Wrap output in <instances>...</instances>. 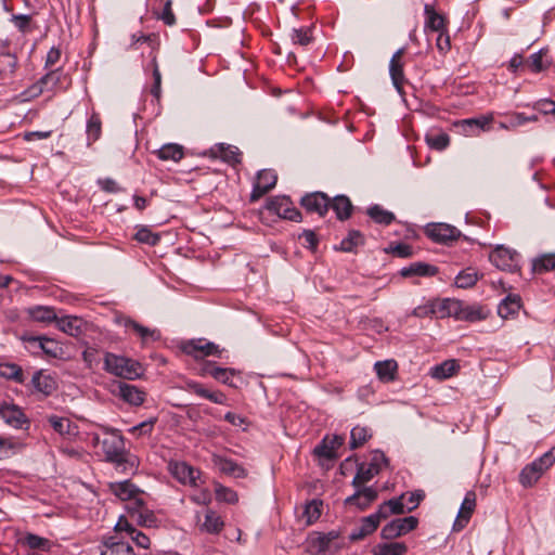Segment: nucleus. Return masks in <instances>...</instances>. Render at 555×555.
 Here are the masks:
<instances>
[{
  "label": "nucleus",
  "instance_id": "obj_1",
  "mask_svg": "<svg viewBox=\"0 0 555 555\" xmlns=\"http://www.w3.org/2000/svg\"><path fill=\"white\" fill-rule=\"evenodd\" d=\"M101 449L107 462L114 463L117 468L127 470V465L132 469L134 462L127 459L124 437L117 429H104V437L101 441Z\"/></svg>",
  "mask_w": 555,
  "mask_h": 555
},
{
  "label": "nucleus",
  "instance_id": "obj_2",
  "mask_svg": "<svg viewBox=\"0 0 555 555\" xmlns=\"http://www.w3.org/2000/svg\"><path fill=\"white\" fill-rule=\"evenodd\" d=\"M346 546L336 530L326 533L313 532L308 538V551L313 555H335Z\"/></svg>",
  "mask_w": 555,
  "mask_h": 555
},
{
  "label": "nucleus",
  "instance_id": "obj_3",
  "mask_svg": "<svg viewBox=\"0 0 555 555\" xmlns=\"http://www.w3.org/2000/svg\"><path fill=\"white\" fill-rule=\"evenodd\" d=\"M103 369L109 374L126 379H134L142 374L139 362L112 352L105 353Z\"/></svg>",
  "mask_w": 555,
  "mask_h": 555
},
{
  "label": "nucleus",
  "instance_id": "obj_4",
  "mask_svg": "<svg viewBox=\"0 0 555 555\" xmlns=\"http://www.w3.org/2000/svg\"><path fill=\"white\" fill-rule=\"evenodd\" d=\"M555 463V447L526 465L519 474V482L525 488L532 487Z\"/></svg>",
  "mask_w": 555,
  "mask_h": 555
},
{
  "label": "nucleus",
  "instance_id": "obj_5",
  "mask_svg": "<svg viewBox=\"0 0 555 555\" xmlns=\"http://www.w3.org/2000/svg\"><path fill=\"white\" fill-rule=\"evenodd\" d=\"M388 459L380 450L372 452L371 460L367 464L361 463L358 465L357 474L352 479L353 487L364 486L379 474L384 466H387Z\"/></svg>",
  "mask_w": 555,
  "mask_h": 555
},
{
  "label": "nucleus",
  "instance_id": "obj_6",
  "mask_svg": "<svg viewBox=\"0 0 555 555\" xmlns=\"http://www.w3.org/2000/svg\"><path fill=\"white\" fill-rule=\"evenodd\" d=\"M489 260L498 269L514 272L519 269V255L504 246L495 247L489 255Z\"/></svg>",
  "mask_w": 555,
  "mask_h": 555
},
{
  "label": "nucleus",
  "instance_id": "obj_7",
  "mask_svg": "<svg viewBox=\"0 0 555 555\" xmlns=\"http://www.w3.org/2000/svg\"><path fill=\"white\" fill-rule=\"evenodd\" d=\"M182 351L196 360L204 359L209 356H220L221 350L218 345L207 341L204 338L191 339L182 344Z\"/></svg>",
  "mask_w": 555,
  "mask_h": 555
},
{
  "label": "nucleus",
  "instance_id": "obj_8",
  "mask_svg": "<svg viewBox=\"0 0 555 555\" xmlns=\"http://www.w3.org/2000/svg\"><path fill=\"white\" fill-rule=\"evenodd\" d=\"M266 207L270 212L275 214L281 218L296 222L301 221L300 211L293 206L288 196L271 197L267 202Z\"/></svg>",
  "mask_w": 555,
  "mask_h": 555
},
{
  "label": "nucleus",
  "instance_id": "obj_9",
  "mask_svg": "<svg viewBox=\"0 0 555 555\" xmlns=\"http://www.w3.org/2000/svg\"><path fill=\"white\" fill-rule=\"evenodd\" d=\"M417 524L418 520L414 516L396 518L383 527L380 535L385 540H393L414 530Z\"/></svg>",
  "mask_w": 555,
  "mask_h": 555
},
{
  "label": "nucleus",
  "instance_id": "obj_10",
  "mask_svg": "<svg viewBox=\"0 0 555 555\" xmlns=\"http://www.w3.org/2000/svg\"><path fill=\"white\" fill-rule=\"evenodd\" d=\"M0 417L5 424L16 429H28L30 422L23 410L13 403L0 405Z\"/></svg>",
  "mask_w": 555,
  "mask_h": 555
},
{
  "label": "nucleus",
  "instance_id": "obj_11",
  "mask_svg": "<svg viewBox=\"0 0 555 555\" xmlns=\"http://www.w3.org/2000/svg\"><path fill=\"white\" fill-rule=\"evenodd\" d=\"M99 551L100 555H135L130 543L118 534L104 537Z\"/></svg>",
  "mask_w": 555,
  "mask_h": 555
},
{
  "label": "nucleus",
  "instance_id": "obj_12",
  "mask_svg": "<svg viewBox=\"0 0 555 555\" xmlns=\"http://www.w3.org/2000/svg\"><path fill=\"white\" fill-rule=\"evenodd\" d=\"M172 476L181 483L191 487H198L201 472L185 462H176L170 464Z\"/></svg>",
  "mask_w": 555,
  "mask_h": 555
},
{
  "label": "nucleus",
  "instance_id": "obj_13",
  "mask_svg": "<svg viewBox=\"0 0 555 555\" xmlns=\"http://www.w3.org/2000/svg\"><path fill=\"white\" fill-rule=\"evenodd\" d=\"M404 53H405L404 48L398 49L392 54L390 62H389V75H390L393 87L396 88L397 92L400 95L403 94V85L406 81L404 73H403L404 63L402 61Z\"/></svg>",
  "mask_w": 555,
  "mask_h": 555
},
{
  "label": "nucleus",
  "instance_id": "obj_14",
  "mask_svg": "<svg viewBox=\"0 0 555 555\" xmlns=\"http://www.w3.org/2000/svg\"><path fill=\"white\" fill-rule=\"evenodd\" d=\"M278 176L273 170H260L257 180L250 193V201L256 202L273 189L276 184Z\"/></svg>",
  "mask_w": 555,
  "mask_h": 555
},
{
  "label": "nucleus",
  "instance_id": "obj_15",
  "mask_svg": "<svg viewBox=\"0 0 555 555\" xmlns=\"http://www.w3.org/2000/svg\"><path fill=\"white\" fill-rule=\"evenodd\" d=\"M300 204L308 212H315L322 217L330 208V198L322 192H314L302 196Z\"/></svg>",
  "mask_w": 555,
  "mask_h": 555
},
{
  "label": "nucleus",
  "instance_id": "obj_16",
  "mask_svg": "<svg viewBox=\"0 0 555 555\" xmlns=\"http://www.w3.org/2000/svg\"><path fill=\"white\" fill-rule=\"evenodd\" d=\"M426 234L437 243H447L456 240L461 232L455 227L447 223H433L427 225Z\"/></svg>",
  "mask_w": 555,
  "mask_h": 555
},
{
  "label": "nucleus",
  "instance_id": "obj_17",
  "mask_svg": "<svg viewBox=\"0 0 555 555\" xmlns=\"http://www.w3.org/2000/svg\"><path fill=\"white\" fill-rule=\"evenodd\" d=\"M476 507V493L474 491H468L465 494V498L461 504L460 511L457 513L456 519L453 524V529L460 531L464 529L475 511Z\"/></svg>",
  "mask_w": 555,
  "mask_h": 555
},
{
  "label": "nucleus",
  "instance_id": "obj_18",
  "mask_svg": "<svg viewBox=\"0 0 555 555\" xmlns=\"http://www.w3.org/2000/svg\"><path fill=\"white\" fill-rule=\"evenodd\" d=\"M114 392L125 402L132 405H141L145 400V392L143 390L125 382H119Z\"/></svg>",
  "mask_w": 555,
  "mask_h": 555
},
{
  "label": "nucleus",
  "instance_id": "obj_19",
  "mask_svg": "<svg viewBox=\"0 0 555 555\" xmlns=\"http://www.w3.org/2000/svg\"><path fill=\"white\" fill-rule=\"evenodd\" d=\"M492 120L491 116H480L476 118L463 119L456 124L460 131L466 137H474L479 134L481 131L489 129V125Z\"/></svg>",
  "mask_w": 555,
  "mask_h": 555
},
{
  "label": "nucleus",
  "instance_id": "obj_20",
  "mask_svg": "<svg viewBox=\"0 0 555 555\" xmlns=\"http://www.w3.org/2000/svg\"><path fill=\"white\" fill-rule=\"evenodd\" d=\"M356 488L357 491L345 500L346 504H354L361 509H364L378 496L377 490L373 487L360 486Z\"/></svg>",
  "mask_w": 555,
  "mask_h": 555
},
{
  "label": "nucleus",
  "instance_id": "obj_21",
  "mask_svg": "<svg viewBox=\"0 0 555 555\" xmlns=\"http://www.w3.org/2000/svg\"><path fill=\"white\" fill-rule=\"evenodd\" d=\"M31 385L34 389L46 396L51 395L56 389V382L51 374H48L44 370L35 372L31 377Z\"/></svg>",
  "mask_w": 555,
  "mask_h": 555
},
{
  "label": "nucleus",
  "instance_id": "obj_22",
  "mask_svg": "<svg viewBox=\"0 0 555 555\" xmlns=\"http://www.w3.org/2000/svg\"><path fill=\"white\" fill-rule=\"evenodd\" d=\"M17 544L22 547H27L29 550H39V551H50L52 546V542L43 537L37 535L31 532H25L17 538Z\"/></svg>",
  "mask_w": 555,
  "mask_h": 555
},
{
  "label": "nucleus",
  "instance_id": "obj_23",
  "mask_svg": "<svg viewBox=\"0 0 555 555\" xmlns=\"http://www.w3.org/2000/svg\"><path fill=\"white\" fill-rule=\"evenodd\" d=\"M214 463L219 468V470L225 475L232 476L234 478H245L247 476V470L231 459L224 456H215Z\"/></svg>",
  "mask_w": 555,
  "mask_h": 555
},
{
  "label": "nucleus",
  "instance_id": "obj_24",
  "mask_svg": "<svg viewBox=\"0 0 555 555\" xmlns=\"http://www.w3.org/2000/svg\"><path fill=\"white\" fill-rule=\"evenodd\" d=\"M435 315L438 318L454 317L457 318L460 311H462V301L457 299L446 298L434 302Z\"/></svg>",
  "mask_w": 555,
  "mask_h": 555
},
{
  "label": "nucleus",
  "instance_id": "obj_25",
  "mask_svg": "<svg viewBox=\"0 0 555 555\" xmlns=\"http://www.w3.org/2000/svg\"><path fill=\"white\" fill-rule=\"evenodd\" d=\"M119 323L122 324L127 330H132L137 335L140 336L143 343L149 340H157L160 334L157 330H151L146 326L139 324L130 318H120Z\"/></svg>",
  "mask_w": 555,
  "mask_h": 555
},
{
  "label": "nucleus",
  "instance_id": "obj_26",
  "mask_svg": "<svg viewBox=\"0 0 555 555\" xmlns=\"http://www.w3.org/2000/svg\"><path fill=\"white\" fill-rule=\"evenodd\" d=\"M521 308V298L519 295L509 294L499 305L498 313L503 319H508L518 313Z\"/></svg>",
  "mask_w": 555,
  "mask_h": 555
},
{
  "label": "nucleus",
  "instance_id": "obj_27",
  "mask_svg": "<svg viewBox=\"0 0 555 555\" xmlns=\"http://www.w3.org/2000/svg\"><path fill=\"white\" fill-rule=\"evenodd\" d=\"M210 152L214 157H219L228 164L240 163V151L236 146L219 143L211 147Z\"/></svg>",
  "mask_w": 555,
  "mask_h": 555
},
{
  "label": "nucleus",
  "instance_id": "obj_28",
  "mask_svg": "<svg viewBox=\"0 0 555 555\" xmlns=\"http://www.w3.org/2000/svg\"><path fill=\"white\" fill-rule=\"evenodd\" d=\"M438 272L435 266L425 262H413L408 267H403L400 270V274L403 278L410 276H434Z\"/></svg>",
  "mask_w": 555,
  "mask_h": 555
},
{
  "label": "nucleus",
  "instance_id": "obj_29",
  "mask_svg": "<svg viewBox=\"0 0 555 555\" xmlns=\"http://www.w3.org/2000/svg\"><path fill=\"white\" fill-rule=\"evenodd\" d=\"M50 426L61 436L77 435V426L67 417L51 415L48 417Z\"/></svg>",
  "mask_w": 555,
  "mask_h": 555
},
{
  "label": "nucleus",
  "instance_id": "obj_30",
  "mask_svg": "<svg viewBox=\"0 0 555 555\" xmlns=\"http://www.w3.org/2000/svg\"><path fill=\"white\" fill-rule=\"evenodd\" d=\"M224 527V521L221 516L214 509H207L205 513L204 522L199 525V530L210 534H218Z\"/></svg>",
  "mask_w": 555,
  "mask_h": 555
},
{
  "label": "nucleus",
  "instance_id": "obj_31",
  "mask_svg": "<svg viewBox=\"0 0 555 555\" xmlns=\"http://www.w3.org/2000/svg\"><path fill=\"white\" fill-rule=\"evenodd\" d=\"M376 517L375 516H366L363 517L360 521V525L354 528L350 534V541H359L373 533L377 529Z\"/></svg>",
  "mask_w": 555,
  "mask_h": 555
},
{
  "label": "nucleus",
  "instance_id": "obj_32",
  "mask_svg": "<svg viewBox=\"0 0 555 555\" xmlns=\"http://www.w3.org/2000/svg\"><path fill=\"white\" fill-rule=\"evenodd\" d=\"M111 491L121 501H128L141 491L129 480L113 482L109 485Z\"/></svg>",
  "mask_w": 555,
  "mask_h": 555
},
{
  "label": "nucleus",
  "instance_id": "obj_33",
  "mask_svg": "<svg viewBox=\"0 0 555 555\" xmlns=\"http://www.w3.org/2000/svg\"><path fill=\"white\" fill-rule=\"evenodd\" d=\"M26 340L29 344L37 345L46 354L53 358H56L62 351V348L59 346V344L54 339L48 337L33 336Z\"/></svg>",
  "mask_w": 555,
  "mask_h": 555
},
{
  "label": "nucleus",
  "instance_id": "obj_34",
  "mask_svg": "<svg viewBox=\"0 0 555 555\" xmlns=\"http://www.w3.org/2000/svg\"><path fill=\"white\" fill-rule=\"evenodd\" d=\"M330 207L333 208L339 220H346L350 217L352 211V204L345 195H337L330 202Z\"/></svg>",
  "mask_w": 555,
  "mask_h": 555
},
{
  "label": "nucleus",
  "instance_id": "obj_35",
  "mask_svg": "<svg viewBox=\"0 0 555 555\" xmlns=\"http://www.w3.org/2000/svg\"><path fill=\"white\" fill-rule=\"evenodd\" d=\"M28 315L36 322L50 323L56 321V312L52 307L35 306L27 310Z\"/></svg>",
  "mask_w": 555,
  "mask_h": 555
},
{
  "label": "nucleus",
  "instance_id": "obj_36",
  "mask_svg": "<svg viewBox=\"0 0 555 555\" xmlns=\"http://www.w3.org/2000/svg\"><path fill=\"white\" fill-rule=\"evenodd\" d=\"M459 364L455 360H447L430 370L431 377L442 380L453 376L459 370Z\"/></svg>",
  "mask_w": 555,
  "mask_h": 555
},
{
  "label": "nucleus",
  "instance_id": "obj_37",
  "mask_svg": "<svg viewBox=\"0 0 555 555\" xmlns=\"http://www.w3.org/2000/svg\"><path fill=\"white\" fill-rule=\"evenodd\" d=\"M397 367V362L395 360L377 361L374 364L378 378L386 383L395 379Z\"/></svg>",
  "mask_w": 555,
  "mask_h": 555
},
{
  "label": "nucleus",
  "instance_id": "obj_38",
  "mask_svg": "<svg viewBox=\"0 0 555 555\" xmlns=\"http://www.w3.org/2000/svg\"><path fill=\"white\" fill-rule=\"evenodd\" d=\"M55 322L60 331L70 336H77L81 332V320L77 317L67 315L61 319L56 318Z\"/></svg>",
  "mask_w": 555,
  "mask_h": 555
},
{
  "label": "nucleus",
  "instance_id": "obj_39",
  "mask_svg": "<svg viewBox=\"0 0 555 555\" xmlns=\"http://www.w3.org/2000/svg\"><path fill=\"white\" fill-rule=\"evenodd\" d=\"M546 52V49H541L538 52L531 54L526 61L525 65L534 74L547 69L551 65V62L544 61Z\"/></svg>",
  "mask_w": 555,
  "mask_h": 555
},
{
  "label": "nucleus",
  "instance_id": "obj_40",
  "mask_svg": "<svg viewBox=\"0 0 555 555\" xmlns=\"http://www.w3.org/2000/svg\"><path fill=\"white\" fill-rule=\"evenodd\" d=\"M408 551L403 542H390L377 544L373 555H404Z\"/></svg>",
  "mask_w": 555,
  "mask_h": 555
},
{
  "label": "nucleus",
  "instance_id": "obj_41",
  "mask_svg": "<svg viewBox=\"0 0 555 555\" xmlns=\"http://www.w3.org/2000/svg\"><path fill=\"white\" fill-rule=\"evenodd\" d=\"M0 376L14 380L17 384L25 383V376L20 365L15 363L0 364Z\"/></svg>",
  "mask_w": 555,
  "mask_h": 555
},
{
  "label": "nucleus",
  "instance_id": "obj_42",
  "mask_svg": "<svg viewBox=\"0 0 555 555\" xmlns=\"http://www.w3.org/2000/svg\"><path fill=\"white\" fill-rule=\"evenodd\" d=\"M157 156L163 160L179 162L183 157V149L179 144L168 143L157 151Z\"/></svg>",
  "mask_w": 555,
  "mask_h": 555
},
{
  "label": "nucleus",
  "instance_id": "obj_43",
  "mask_svg": "<svg viewBox=\"0 0 555 555\" xmlns=\"http://www.w3.org/2000/svg\"><path fill=\"white\" fill-rule=\"evenodd\" d=\"M101 130V118L98 113L93 112L87 121V138L89 144L95 142L100 138Z\"/></svg>",
  "mask_w": 555,
  "mask_h": 555
},
{
  "label": "nucleus",
  "instance_id": "obj_44",
  "mask_svg": "<svg viewBox=\"0 0 555 555\" xmlns=\"http://www.w3.org/2000/svg\"><path fill=\"white\" fill-rule=\"evenodd\" d=\"M367 215L377 223L388 225L395 220L391 211L385 210L379 205H373L367 209Z\"/></svg>",
  "mask_w": 555,
  "mask_h": 555
},
{
  "label": "nucleus",
  "instance_id": "obj_45",
  "mask_svg": "<svg viewBox=\"0 0 555 555\" xmlns=\"http://www.w3.org/2000/svg\"><path fill=\"white\" fill-rule=\"evenodd\" d=\"M10 22L22 34H29L36 28L33 23V16L29 14H13L10 18Z\"/></svg>",
  "mask_w": 555,
  "mask_h": 555
},
{
  "label": "nucleus",
  "instance_id": "obj_46",
  "mask_svg": "<svg viewBox=\"0 0 555 555\" xmlns=\"http://www.w3.org/2000/svg\"><path fill=\"white\" fill-rule=\"evenodd\" d=\"M322 501L311 500L305 505L302 516L306 518L307 525L315 522L322 514Z\"/></svg>",
  "mask_w": 555,
  "mask_h": 555
},
{
  "label": "nucleus",
  "instance_id": "obj_47",
  "mask_svg": "<svg viewBox=\"0 0 555 555\" xmlns=\"http://www.w3.org/2000/svg\"><path fill=\"white\" fill-rule=\"evenodd\" d=\"M479 280L478 273L474 269H466L461 271L455 278V284L460 288H469L474 286Z\"/></svg>",
  "mask_w": 555,
  "mask_h": 555
},
{
  "label": "nucleus",
  "instance_id": "obj_48",
  "mask_svg": "<svg viewBox=\"0 0 555 555\" xmlns=\"http://www.w3.org/2000/svg\"><path fill=\"white\" fill-rule=\"evenodd\" d=\"M371 437V430L364 426H356L350 433V448L357 449L361 447Z\"/></svg>",
  "mask_w": 555,
  "mask_h": 555
},
{
  "label": "nucleus",
  "instance_id": "obj_49",
  "mask_svg": "<svg viewBox=\"0 0 555 555\" xmlns=\"http://www.w3.org/2000/svg\"><path fill=\"white\" fill-rule=\"evenodd\" d=\"M364 242L363 235L356 230L349 232L348 236L340 242L339 249L343 251L351 253L358 246L362 245Z\"/></svg>",
  "mask_w": 555,
  "mask_h": 555
},
{
  "label": "nucleus",
  "instance_id": "obj_50",
  "mask_svg": "<svg viewBox=\"0 0 555 555\" xmlns=\"http://www.w3.org/2000/svg\"><path fill=\"white\" fill-rule=\"evenodd\" d=\"M426 143L437 151L444 150L450 143V137L446 132H433L426 134Z\"/></svg>",
  "mask_w": 555,
  "mask_h": 555
},
{
  "label": "nucleus",
  "instance_id": "obj_51",
  "mask_svg": "<svg viewBox=\"0 0 555 555\" xmlns=\"http://www.w3.org/2000/svg\"><path fill=\"white\" fill-rule=\"evenodd\" d=\"M291 39L294 44L306 47L312 42V35L310 27L294 28L291 34Z\"/></svg>",
  "mask_w": 555,
  "mask_h": 555
},
{
  "label": "nucleus",
  "instance_id": "obj_52",
  "mask_svg": "<svg viewBox=\"0 0 555 555\" xmlns=\"http://www.w3.org/2000/svg\"><path fill=\"white\" fill-rule=\"evenodd\" d=\"M555 269V254L542 255L533 260L532 270L535 273H542Z\"/></svg>",
  "mask_w": 555,
  "mask_h": 555
},
{
  "label": "nucleus",
  "instance_id": "obj_53",
  "mask_svg": "<svg viewBox=\"0 0 555 555\" xmlns=\"http://www.w3.org/2000/svg\"><path fill=\"white\" fill-rule=\"evenodd\" d=\"M215 493H216V499L220 502L234 504L238 501L237 493L234 490L227 488L222 485L216 486Z\"/></svg>",
  "mask_w": 555,
  "mask_h": 555
},
{
  "label": "nucleus",
  "instance_id": "obj_54",
  "mask_svg": "<svg viewBox=\"0 0 555 555\" xmlns=\"http://www.w3.org/2000/svg\"><path fill=\"white\" fill-rule=\"evenodd\" d=\"M133 520L140 526L149 528L156 527L157 525V518L153 511H151L149 507H145L142 512H140V514H138Z\"/></svg>",
  "mask_w": 555,
  "mask_h": 555
},
{
  "label": "nucleus",
  "instance_id": "obj_55",
  "mask_svg": "<svg viewBox=\"0 0 555 555\" xmlns=\"http://www.w3.org/2000/svg\"><path fill=\"white\" fill-rule=\"evenodd\" d=\"M152 67H153V86L151 88V94L156 99H160L162 94V74L159 72V67L156 61V57L152 60Z\"/></svg>",
  "mask_w": 555,
  "mask_h": 555
},
{
  "label": "nucleus",
  "instance_id": "obj_56",
  "mask_svg": "<svg viewBox=\"0 0 555 555\" xmlns=\"http://www.w3.org/2000/svg\"><path fill=\"white\" fill-rule=\"evenodd\" d=\"M457 320L477 321L482 319V312L480 309L474 306H467L462 302V311L457 314Z\"/></svg>",
  "mask_w": 555,
  "mask_h": 555
},
{
  "label": "nucleus",
  "instance_id": "obj_57",
  "mask_svg": "<svg viewBox=\"0 0 555 555\" xmlns=\"http://www.w3.org/2000/svg\"><path fill=\"white\" fill-rule=\"evenodd\" d=\"M140 494H135L132 499H129L126 505V509L128 511L130 517L133 519L140 512H142L146 506L144 500L140 496Z\"/></svg>",
  "mask_w": 555,
  "mask_h": 555
},
{
  "label": "nucleus",
  "instance_id": "obj_58",
  "mask_svg": "<svg viewBox=\"0 0 555 555\" xmlns=\"http://www.w3.org/2000/svg\"><path fill=\"white\" fill-rule=\"evenodd\" d=\"M17 66V59L11 53L0 55V73L13 74Z\"/></svg>",
  "mask_w": 555,
  "mask_h": 555
},
{
  "label": "nucleus",
  "instance_id": "obj_59",
  "mask_svg": "<svg viewBox=\"0 0 555 555\" xmlns=\"http://www.w3.org/2000/svg\"><path fill=\"white\" fill-rule=\"evenodd\" d=\"M135 240L140 243H144L151 246L156 245L159 242V236L146 228H141L135 233Z\"/></svg>",
  "mask_w": 555,
  "mask_h": 555
},
{
  "label": "nucleus",
  "instance_id": "obj_60",
  "mask_svg": "<svg viewBox=\"0 0 555 555\" xmlns=\"http://www.w3.org/2000/svg\"><path fill=\"white\" fill-rule=\"evenodd\" d=\"M425 26L437 33L447 30L444 18L438 13L429 15L428 18H426Z\"/></svg>",
  "mask_w": 555,
  "mask_h": 555
},
{
  "label": "nucleus",
  "instance_id": "obj_61",
  "mask_svg": "<svg viewBox=\"0 0 555 555\" xmlns=\"http://www.w3.org/2000/svg\"><path fill=\"white\" fill-rule=\"evenodd\" d=\"M233 375H234V370L227 369V367H220V366H217L216 369H214V372H212V378H215L216 380H218L224 385H229V386L232 385L231 378Z\"/></svg>",
  "mask_w": 555,
  "mask_h": 555
},
{
  "label": "nucleus",
  "instance_id": "obj_62",
  "mask_svg": "<svg viewBox=\"0 0 555 555\" xmlns=\"http://www.w3.org/2000/svg\"><path fill=\"white\" fill-rule=\"evenodd\" d=\"M156 421H157V418L153 417V418L146 420L144 422H141L140 424L131 427L129 429V433L132 435L138 434L139 436L149 435L152 433Z\"/></svg>",
  "mask_w": 555,
  "mask_h": 555
},
{
  "label": "nucleus",
  "instance_id": "obj_63",
  "mask_svg": "<svg viewBox=\"0 0 555 555\" xmlns=\"http://www.w3.org/2000/svg\"><path fill=\"white\" fill-rule=\"evenodd\" d=\"M61 78L60 69H51L44 76L40 78V82L44 85L46 89H53L59 82Z\"/></svg>",
  "mask_w": 555,
  "mask_h": 555
},
{
  "label": "nucleus",
  "instance_id": "obj_64",
  "mask_svg": "<svg viewBox=\"0 0 555 555\" xmlns=\"http://www.w3.org/2000/svg\"><path fill=\"white\" fill-rule=\"evenodd\" d=\"M99 350L94 347H87L82 352V359L88 369L99 364Z\"/></svg>",
  "mask_w": 555,
  "mask_h": 555
}]
</instances>
